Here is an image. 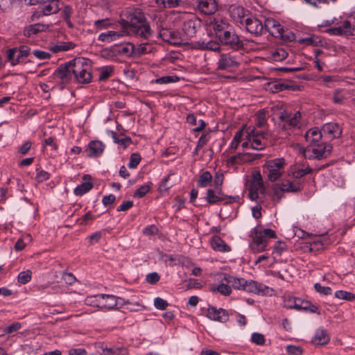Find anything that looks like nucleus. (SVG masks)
I'll return each instance as SVG.
<instances>
[{
	"instance_id": "obj_40",
	"label": "nucleus",
	"mask_w": 355,
	"mask_h": 355,
	"mask_svg": "<svg viewBox=\"0 0 355 355\" xmlns=\"http://www.w3.org/2000/svg\"><path fill=\"white\" fill-rule=\"evenodd\" d=\"M252 242L264 245H267L268 243L267 239L263 236L262 233H261L260 230L257 229H254Z\"/></svg>"
},
{
	"instance_id": "obj_12",
	"label": "nucleus",
	"mask_w": 355,
	"mask_h": 355,
	"mask_svg": "<svg viewBox=\"0 0 355 355\" xmlns=\"http://www.w3.org/2000/svg\"><path fill=\"white\" fill-rule=\"evenodd\" d=\"M243 291L263 295H272L274 290L261 283L250 280L244 284Z\"/></svg>"
},
{
	"instance_id": "obj_50",
	"label": "nucleus",
	"mask_w": 355,
	"mask_h": 355,
	"mask_svg": "<svg viewBox=\"0 0 355 355\" xmlns=\"http://www.w3.org/2000/svg\"><path fill=\"white\" fill-rule=\"evenodd\" d=\"M101 55L103 58L106 59H110L116 56L115 53V48L114 46L110 48H106L101 51Z\"/></svg>"
},
{
	"instance_id": "obj_59",
	"label": "nucleus",
	"mask_w": 355,
	"mask_h": 355,
	"mask_svg": "<svg viewBox=\"0 0 355 355\" xmlns=\"http://www.w3.org/2000/svg\"><path fill=\"white\" fill-rule=\"evenodd\" d=\"M32 53L40 60L49 59L51 57V54L49 52L42 50H34Z\"/></svg>"
},
{
	"instance_id": "obj_20",
	"label": "nucleus",
	"mask_w": 355,
	"mask_h": 355,
	"mask_svg": "<svg viewBox=\"0 0 355 355\" xmlns=\"http://www.w3.org/2000/svg\"><path fill=\"white\" fill-rule=\"evenodd\" d=\"M197 8L205 15H212L218 10V3L216 0H197Z\"/></svg>"
},
{
	"instance_id": "obj_22",
	"label": "nucleus",
	"mask_w": 355,
	"mask_h": 355,
	"mask_svg": "<svg viewBox=\"0 0 355 355\" xmlns=\"http://www.w3.org/2000/svg\"><path fill=\"white\" fill-rule=\"evenodd\" d=\"M322 132L329 139H336L341 135L342 129L336 123H327L323 125Z\"/></svg>"
},
{
	"instance_id": "obj_63",
	"label": "nucleus",
	"mask_w": 355,
	"mask_h": 355,
	"mask_svg": "<svg viewBox=\"0 0 355 355\" xmlns=\"http://www.w3.org/2000/svg\"><path fill=\"white\" fill-rule=\"evenodd\" d=\"M159 275L155 272L149 273L146 275V281L151 284H156L159 280Z\"/></svg>"
},
{
	"instance_id": "obj_9",
	"label": "nucleus",
	"mask_w": 355,
	"mask_h": 355,
	"mask_svg": "<svg viewBox=\"0 0 355 355\" xmlns=\"http://www.w3.org/2000/svg\"><path fill=\"white\" fill-rule=\"evenodd\" d=\"M263 28H265L275 37H279L282 39L286 37L289 41L295 40L294 34H291V36H285L284 35V30L283 26L272 18H268L265 20Z\"/></svg>"
},
{
	"instance_id": "obj_46",
	"label": "nucleus",
	"mask_w": 355,
	"mask_h": 355,
	"mask_svg": "<svg viewBox=\"0 0 355 355\" xmlns=\"http://www.w3.org/2000/svg\"><path fill=\"white\" fill-rule=\"evenodd\" d=\"M113 68L109 66L103 67L100 71L99 80L104 81L111 76Z\"/></svg>"
},
{
	"instance_id": "obj_56",
	"label": "nucleus",
	"mask_w": 355,
	"mask_h": 355,
	"mask_svg": "<svg viewBox=\"0 0 355 355\" xmlns=\"http://www.w3.org/2000/svg\"><path fill=\"white\" fill-rule=\"evenodd\" d=\"M150 191V186L144 184L138 188L134 193L135 197L142 198Z\"/></svg>"
},
{
	"instance_id": "obj_29",
	"label": "nucleus",
	"mask_w": 355,
	"mask_h": 355,
	"mask_svg": "<svg viewBox=\"0 0 355 355\" xmlns=\"http://www.w3.org/2000/svg\"><path fill=\"white\" fill-rule=\"evenodd\" d=\"M329 340L330 338L327 330L318 329L315 331L311 342L315 345H324L329 343Z\"/></svg>"
},
{
	"instance_id": "obj_3",
	"label": "nucleus",
	"mask_w": 355,
	"mask_h": 355,
	"mask_svg": "<svg viewBox=\"0 0 355 355\" xmlns=\"http://www.w3.org/2000/svg\"><path fill=\"white\" fill-rule=\"evenodd\" d=\"M268 132L266 130H257L254 127L248 128L246 130V140L250 143V148L261 150L267 146Z\"/></svg>"
},
{
	"instance_id": "obj_26",
	"label": "nucleus",
	"mask_w": 355,
	"mask_h": 355,
	"mask_svg": "<svg viewBox=\"0 0 355 355\" xmlns=\"http://www.w3.org/2000/svg\"><path fill=\"white\" fill-rule=\"evenodd\" d=\"M115 48V53L117 55H122L125 57L132 56L135 51V45L132 43L128 42L121 44L114 45Z\"/></svg>"
},
{
	"instance_id": "obj_57",
	"label": "nucleus",
	"mask_w": 355,
	"mask_h": 355,
	"mask_svg": "<svg viewBox=\"0 0 355 355\" xmlns=\"http://www.w3.org/2000/svg\"><path fill=\"white\" fill-rule=\"evenodd\" d=\"M154 305L157 309L165 310L168 306V304L165 300L161 297H156L154 300Z\"/></svg>"
},
{
	"instance_id": "obj_25",
	"label": "nucleus",
	"mask_w": 355,
	"mask_h": 355,
	"mask_svg": "<svg viewBox=\"0 0 355 355\" xmlns=\"http://www.w3.org/2000/svg\"><path fill=\"white\" fill-rule=\"evenodd\" d=\"M261 154H252L250 153H238L236 155L231 156L228 159V163L231 165L241 164L245 162L252 161L253 159L259 158Z\"/></svg>"
},
{
	"instance_id": "obj_31",
	"label": "nucleus",
	"mask_w": 355,
	"mask_h": 355,
	"mask_svg": "<svg viewBox=\"0 0 355 355\" xmlns=\"http://www.w3.org/2000/svg\"><path fill=\"white\" fill-rule=\"evenodd\" d=\"M48 28V26L45 24L40 23L32 24L25 27L24 29V35L27 37H31L38 33L45 31Z\"/></svg>"
},
{
	"instance_id": "obj_62",
	"label": "nucleus",
	"mask_w": 355,
	"mask_h": 355,
	"mask_svg": "<svg viewBox=\"0 0 355 355\" xmlns=\"http://www.w3.org/2000/svg\"><path fill=\"white\" fill-rule=\"evenodd\" d=\"M207 50L219 52L220 50V44L216 41L209 40L207 42Z\"/></svg>"
},
{
	"instance_id": "obj_44",
	"label": "nucleus",
	"mask_w": 355,
	"mask_h": 355,
	"mask_svg": "<svg viewBox=\"0 0 355 355\" xmlns=\"http://www.w3.org/2000/svg\"><path fill=\"white\" fill-rule=\"evenodd\" d=\"M223 180H224V175L222 173H216L215 174V176H214V185H215V188L216 189V192L220 195L221 194V186L223 183Z\"/></svg>"
},
{
	"instance_id": "obj_43",
	"label": "nucleus",
	"mask_w": 355,
	"mask_h": 355,
	"mask_svg": "<svg viewBox=\"0 0 355 355\" xmlns=\"http://www.w3.org/2000/svg\"><path fill=\"white\" fill-rule=\"evenodd\" d=\"M32 272L30 270L21 272L17 277L18 282L26 284L31 280Z\"/></svg>"
},
{
	"instance_id": "obj_28",
	"label": "nucleus",
	"mask_w": 355,
	"mask_h": 355,
	"mask_svg": "<svg viewBox=\"0 0 355 355\" xmlns=\"http://www.w3.org/2000/svg\"><path fill=\"white\" fill-rule=\"evenodd\" d=\"M322 137V132L318 128L309 129L304 136L306 141L312 146L321 141Z\"/></svg>"
},
{
	"instance_id": "obj_58",
	"label": "nucleus",
	"mask_w": 355,
	"mask_h": 355,
	"mask_svg": "<svg viewBox=\"0 0 355 355\" xmlns=\"http://www.w3.org/2000/svg\"><path fill=\"white\" fill-rule=\"evenodd\" d=\"M272 189L274 191V200L279 202L284 197V191L277 184L274 185Z\"/></svg>"
},
{
	"instance_id": "obj_5",
	"label": "nucleus",
	"mask_w": 355,
	"mask_h": 355,
	"mask_svg": "<svg viewBox=\"0 0 355 355\" xmlns=\"http://www.w3.org/2000/svg\"><path fill=\"white\" fill-rule=\"evenodd\" d=\"M156 25L159 36L164 42L175 45L180 44L181 43L180 33L178 31L168 28L166 23L162 21L161 18L156 20Z\"/></svg>"
},
{
	"instance_id": "obj_13",
	"label": "nucleus",
	"mask_w": 355,
	"mask_h": 355,
	"mask_svg": "<svg viewBox=\"0 0 355 355\" xmlns=\"http://www.w3.org/2000/svg\"><path fill=\"white\" fill-rule=\"evenodd\" d=\"M240 63L235 56L230 53H221L217 62V69L219 70L231 71L237 68Z\"/></svg>"
},
{
	"instance_id": "obj_19",
	"label": "nucleus",
	"mask_w": 355,
	"mask_h": 355,
	"mask_svg": "<svg viewBox=\"0 0 355 355\" xmlns=\"http://www.w3.org/2000/svg\"><path fill=\"white\" fill-rule=\"evenodd\" d=\"M63 6L60 0H44L41 3V11L44 15H50L57 13Z\"/></svg>"
},
{
	"instance_id": "obj_60",
	"label": "nucleus",
	"mask_w": 355,
	"mask_h": 355,
	"mask_svg": "<svg viewBox=\"0 0 355 355\" xmlns=\"http://www.w3.org/2000/svg\"><path fill=\"white\" fill-rule=\"evenodd\" d=\"M158 232V228L155 225H148L143 230V234L146 236L156 235Z\"/></svg>"
},
{
	"instance_id": "obj_52",
	"label": "nucleus",
	"mask_w": 355,
	"mask_h": 355,
	"mask_svg": "<svg viewBox=\"0 0 355 355\" xmlns=\"http://www.w3.org/2000/svg\"><path fill=\"white\" fill-rule=\"evenodd\" d=\"M94 27L98 30H103L110 26L111 23L108 19H98L94 21Z\"/></svg>"
},
{
	"instance_id": "obj_27",
	"label": "nucleus",
	"mask_w": 355,
	"mask_h": 355,
	"mask_svg": "<svg viewBox=\"0 0 355 355\" xmlns=\"http://www.w3.org/2000/svg\"><path fill=\"white\" fill-rule=\"evenodd\" d=\"M127 35V31L123 30L120 31H107L99 35L98 40L101 42H112L115 41L124 35Z\"/></svg>"
},
{
	"instance_id": "obj_45",
	"label": "nucleus",
	"mask_w": 355,
	"mask_h": 355,
	"mask_svg": "<svg viewBox=\"0 0 355 355\" xmlns=\"http://www.w3.org/2000/svg\"><path fill=\"white\" fill-rule=\"evenodd\" d=\"M335 296H336V297H337L338 299L345 300H348V301H352V300H355L354 294L349 293V292L345 291H336L335 293Z\"/></svg>"
},
{
	"instance_id": "obj_47",
	"label": "nucleus",
	"mask_w": 355,
	"mask_h": 355,
	"mask_svg": "<svg viewBox=\"0 0 355 355\" xmlns=\"http://www.w3.org/2000/svg\"><path fill=\"white\" fill-rule=\"evenodd\" d=\"M159 7L174 8L178 5V0H155Z\"/></svg>"
},
{
	"instance_id": "obj_15",
	"label": "nucleus",
	"mask_w": 355,
	"mask_h": 355,
	"mask_svg": "<svg viewBox=\"0 0 355 355\" xmlns=\"http://www.w3.org/2000/svg\"><path fill=\"white\" fill-rule=\"evenodd\" d=\"M313 157L318 159L327 158L332 151V146L326 142L320 141L312 146Z\"/></svg>"
},
{
	"instance_id": "obj_61",
	"label": "nucleus",
	"mask_w": 355,
	"mask_h": 355,
	"mask_svg": "<svg viewBox=\"0 0 355 355\" xmlns=\"http://www.w3.org/2000/svg\"><path fill=\"white\" fill-rule=\"evenodd\" d=\"M113 139L114 142L123 146L124 148H126L128 145L131 143V139L130 137H125L122 138H118L115 135H113Z\"/></svg>"
},
{
	"instance_id": "obj_55",
	"label": "nucleus",
	"mask_w": 355,
	"mask_h": 355,
	"mask_svg": "<svg viewBox=\"0 0 355 355\" xmlns=\"http://www.w3.org/2000/svg\"><path fill=\"white\" fill-rule=\"evenodd\" d=\"M314 288L317 292L325 295H331L332 293V290L330 287L322 286L319 283H315L314 284Z\"/></svg>"
},
{
	"instance_id": "obj_35",
	"label": "nucleus",
	"mask_w": 355,
	"mask_h": 355,
	"mask_svg": "<svg viewBox=\"0 0 355 355\" xmlns=\"http://www.w3.org/2000/svg\"><path fill=\"white\" fill-rule=\"evenodd\" d=\"M212 179L213 177L211 173L209 171H205L199 177L198 185L200 187H206L211 184Z\"/></svg>"
},
{
	"instance_id": "obj_34",
	"label": "nucleus",
	"mask_w": 355,
	"mask_h": 355,
	"mask_svg": "<svg viewBox=\"0 0 355 355\" xmlns=\"http://www.w3.org/2000/svg\"><path fill=\"white\" fill-rule=\"evenodd\" d=\"M299 42L315 46H322L324 43V40L320 37L316 35H311L302 38L299 40Z\"/></svg>"
},
{
	"instance_id": "obj_17",
	"label": "nucleus",
	"mask_w": 355,
	"mask_h": 355,
	"mask_svg": "<svg viewBox=\"0 0 355 355\" xmlns=\"http://www.w3.org/2000/svg\"><path fill=\"white\" fill-rule=\"evenodd\" d=\"M329 32L335 35H355V24H352L349 20L344 21L337 27L329 29Z\"/></svg>"
},
{
	"instance_id": "obj_49",
	"label": "nucleus",
	"mask_w": 355,
	"mask_h": 355,
	"mask_svg": "<svg viewBox=\"0 0 355 355\" xmlns=\"http://www.w3.org/2000/svg\"><path fill=\"white\" fill-rule=\"evenodd\" d=\"M17 53V48H12L7 50V60L10 62L11 65L14 66L17 64V60H15V54Z\"/></svg>"
},
{
	"instance_id": "obj_51",
	"label": "nucleus",
	"mask_w": 355,
	"mask_h": 355,
	"mask_svg": "<svg viewBox=\"0 0 355 355\" xmlns=\"http://www.w3.org/2000/svg\"><path fill=\"white\" fill-rule=\"evenodd\" d=\"M251 340L253 343L258 345H263L266 342L264 336L259 333H253L251 336Z\"/></svg>"
},
{
	"instance_id": "obj_16",
	"label": "nucleus",
	"mask_w": 355,
	"mask_h": 355,
	"mask_svg": "<svg viewBox=\"0 0 355 355\" xmlns=\"http://www.w3.org/2000/svg\"><path fill=\"white\" fill-rule=\"evenodd\" d=\"M300 118L301 113L300 112H296L293 114L284 112L279 116V119L284 123L283 128L285 129L297 127L300 123Z\"/></svg>"
},
{
	"instance_id": "obj_32",
	"label": "nucleus",
	"mask_w": 355,
	"mask_h": 355,
	"mask_svg": "<svg viewBox=\"0 0 355 355\" xmlns=\"http://www.w3.org/2000/svg\"><path fill=\"white\" fill-rule=\"evenodd\" d=\"M211 245L214 250L227 252L231 250V248L219 236H214L211 240Z\"/></svg>"
},
{
	"instance_id": "obj_10",
	"label": "nucleus",
	"mask_w": 355,
	"mask_h": 355,
	"mask_svg": "<svg viewBox=\"0 0 355 355\" xmlns=\"http://www.w3.org/2000/svg\"><path fill=\"white\" fill-rule=\"evenodd\" d=\"M183 19V33L188 38L194 37L201 26L200 20L195 16L186 14L184 15Z\"/></svg>"
},
{
	"instance_id": "obj_2",
	"label": "nucleus",
	"mask_w": 355,
	"mask_h": 355,
	"mask_svg": "<svg viewBox=\"0 0 355 355\" xmlns=\"http://www.w3.org/2000/svg\"><path fill=\"white\" fill-rule=\"evenodd\" d=\"M74 69V80L78 83L86 84L92 80L91 66L88 62L83 58H77L73 60Z\"/></svg>"
},
{
	"instance_id": "obj_37",
	"label": "nucleus",
	"mask_w": 355,
	"mask_h": 355,
	"mask_svg": "<svg viewBox=\"0 0 355 355\" xmlns=\"http://www.w3.org/2000/svg\"><path fill=\"white\" fill-rule=\"evenodd\" d=\"M102 355H128V351L123 347L103 348Z\"/></svg>"
},
{
	"instance_id": "obj_7",
	"label": "nucleus",
	"mask_w": 355,
	"mask_h": 355,
	"mask_svg": "<svg viewBox=\"0 0 355 355\" xmlns=\"http://www.w3.org/2000/svg\"><path fill=\"white\" fill-rule=\"evenodd\" d=\"M221 44L227 46L230 49L238 51L243 48V42L240 37L234 32L232 27L227 31L220 34L218 37Z\"/></svg>"
},
{
	"instance_id": "obj_8",
	"label": "nucleus",
	"mask_w": 355,
	"mask_h": 355,
	"mask_svg": "<svg viewBox=\"0 0 355 355\" xmlns=\"http://www.w3.org/2000/svg\"><path fill=\"white\" fill-rule=\"evenodd\" d=\"M96 302V306L107 310L119 309L123 300L112 295L99 294L94 297Z\"/></svg>"
},
{
	"instance_id": "obj_42",
	"label": "nucleus",
	"mask_w": 355,
	"mask_h": 355,
	"mask_svg": "<svg viewBox=\"0 0 355 355\" xmlns=\"http://www.w3.org/2000/svg\"><path fill=\"white\" fill-rule=\"evenodd\" d=\"M209 139V136L207 133L202 134L198 141L197 146L193 152L194 156L197 155L200 149L207 144Z\"/></svg>"
},
{
	"instance_id": "obj_30",
	"label": "nucleus",
	"mask_w": 355,
	"mask_h": 355,
	"mask_svg": "<svg viewBox=\"0 0 355 355\" xmlns=\"http://www.w3.org/2000/svg\"><path fill=\"white\" fill-rule=\"evenodd\" d=\"M223 280L231 286V288L243 290L244 284H246V279L243 278H237L227 274H223Z\"/></svg>"
},
{
	"instance_id": "obj_21",
	"label": "nucleus",
	"mask_w": 355,
	"mask_h": 355,
	"mask_svg": "<svg viewBox=\"0 0 355 355\" xmlns=\"http://www.w3.org/2000/svg\"><path fill=\"white\" fill-rule=\"evenodd\" d=\"M105 148L104 144L100 141H92L89 143L84 153L89 157H97L102 155Z\"/></svg>"
},
{
	"instance_id": "obj_38",
	"label": "nucleus",
	"mask_w": 355,
	"mask_h": 355,
	"mask_svg": "<svg viewBox=\"0 0 355 355\" xmlns=\"http://www.w3.org/2000/svg\"><path fill=\"white\" fill-rule=\"evenodd\" d=\"M284 192L296 193L301 190L300 186H295L292 182L287 180L286 182H282L277 184Z\"/></svg>"
},
{
	"instance_id": "obj_1",
	"label": "nucleus",
	"mask_w": 355,
	"mask_h": 355,
	"mask_svg": "<svg viewBox=\"0 0 355 355\" xmlns=\"http://www.w3.org/2000/svg\"><path fill=\"white\" fill-rule=\"evenodd\" d=\"M119 24L124 30L130 29L137 36L148 40L153 35V31L149 24L146 21L144 13L139 10L125 12Z\"/></svg>"
},
{
	"instance_id": "obj_54",
	"label": "nucleus",
	"mask_w": 355,
	"mask_h": 355,
	"mask_svg": "<svg viewBox=\"0 0 355 355\" xmlns=\"http://www.w3.org/2000/svg\"><path fill=\"white\" fill-rule=\"evenodd\" d=\"M141 161V156L137 153H132L130 155L128 166L131 168H135Z\"/></svg>"
},
{
	"instance_id": "obj_64",
	"label": "nucleus",
	"mask_w": 355,
	"mask_h": 355,
	"mask_svg": "<svg viewBox=\"0 0 355 355\" xmlns=\"http://www.w3.org/2000/svg\"><path fill=\"white\" fill-rule=\"evenodd\" d=\"M50 177V175L48 172L41 170L37 171L36 175V180L38 182H42L45 180H47Z\"/></svg>"
},
{
	"instance_id": "obj_11",
	"label": "nucleus",
	"mask_w": 355,
	"mask_h": 355,
	"mask_svg": "<svg viewBox=\"0 0 355 355\" xmlns=\"http://www.w3.org/2000/svg\"><path fill=\"white\" fill-rule=\"evenodd\" d=\"M209 26L213 29L216 37H218L220 34L228 31L232 28V26L229 24L228 20L219 15L214 16L209 18L208 21Z\"/></svg>"
},
{
	"instance_id": "obj_39",
	"label": "nucleus",
	"mask_w": 355,
	"mask_h": 355,
	"mask_svg": "<svg viewBox=\"0 0 355 355\" xmlns=\"http://www.w3.org/2000/svg\"><path fill=\"white\" fill-rule=\"evenodd\" d=\"M243 128L244 126L242 128L237 130L236 132L235 133L233 139L230 144V149L236 150L238 148V146L241 142V138L243 135Z\"/></svg>"
},
{
	"instance_id": "obj_33",
	"label": "nucleus",
	"mask_w": 355,
	"mask_h": 355,
	"mask_svg": "<svg viewBox=\"0 0 355 355\" xmlns=\"http://www.w3.org/2000/svg\"><path fill=\"white\" fill-rule=\"evenodd\" d=\"M210 290L214 293L218 292L225 296L230 295L232 292L231 286L227 284L223 279L219 285H211Z\"/></svg>"
},
{
	"instance_id": "obj_6",
	"label": "nucleus",
	"mask_w": 355,
	"mask_h": 355,
	"mask_svg": "<svg viewBox=\"0 0 355 355\" xmlns=\"http://www.w3.org/2000/svg\"><path fill=\"white\" fill-rule=\"evenodd\" d=\"M73 60L68 62L60 65V67L54 71L53 76V78L61 85H67L74 80L73 73L72 70L74 69Z\"/></svg>"
},
{
	"instance_id": "obj_14",
	"label": "nucleus",
	"mask_w": 355,
	"mask_h": 355,
	"mask_svg": "<svg viewBox=\"0 0 355 355\" xmlns=\"http://www.w3.org/2000/svg\"><path fill=\"white\" fill-rule=\"evenodd\" d=\"M246 30L250 33L254 35H260L263 33V24L257 17H247L243 23Z\"/></svg>"
},
{
	"instance_id": "obj_53",
	"label": "nucleus",
	"mask_w": 355,
	"mask_h": 355,
	"mask_svg": "<svg viewBox=\"0 0 355 355\" xmlns=\"http://www.w3.org/2000/svg\"><path fill=\"white\" fill-rule=\"evenodd\" d=\"M286 349L289 355H302L303 352L300 347L292 345H287Z\"/></svg>"
},
{
	"instance_id": "obj_4",
	"label": "nucleus",
	"mask_w": 355,
	"mask_h": 355,
	"mask_svg": "<svg viewBox=\"0 0 355 355\" xmlns=\"http://www.w3.org/2000/svg\"><path fill=\"white\" fill-rule=\"evenodd\" d=\"M286 165V160L283 157L267 161L263 165V169L268 180L270 182L277 180L282 175Z\"/></svg>"
},
{
	"instance_id": "obj_23",
	"label": "nucleus",
	"mask_w": 355,
	"mask_h": 355,
	"mask_svg": "<svg viewBox=\"0 0 355 355\" xmlns=\"http://www.w3.org/2000/svg\"><path fill=\"white\" fill-rule=\"evenodd\" d=\"M207 316L212 320L225 322L229 320L227 311L223 309H216L214 307L208 309Z\"/></svg>"
},
{
	"instance_id": "obj_41",
	"label": "nucleus",
	"mask_w": 355,
	"mask_h": 355,
	"mask_svg": "<svg viewBox=\"0 0 355 355\" xmlns=\"http://www.w3.org/2000/svg\"><path fill=\"white\" fill-rule=\"evenodd\" d=\"M74 47V44L71 42L62 44H57L53 45L50 47V51L54 53H56L60 51H66L69 49H71Z\"/></svg>"
},
{
	"instance_id": "obj_18",
	"label": "nucleus",
	"mask_w": 355,
	"mask_h": 355,
	"mask_svg": "<svg viewBox=\"0 0 355 355\" xmlns=\"http://www.w3.org/2000/svg\"><path fill=\"white\" fill-rule=\"evenodd\" d=\"M230 17L232 19L241 25H243L244 21L246 19L248 10H245L243 6L236 4H232L228 9Z\"/></svg>"
},
{
	"instance_id": "obj_24",
	"label": "nucleus",
	"mask_w": 355,
	"mask_h": 355,
	"mask_svg": "<svg viewBox=\"0 0 355 355\" xmlns=\"http://www.w3.org/2000/svg\"><path fill=\"white\" fill-rule=\"evenodd\" d=\"M226 198H230L233 202H236L239 200V197H232V196H227L225 194H223L221 192V194L219 195L216 190L214 191L213 189H208L207 191V196L206 200L209 204H216L218 202L225 200Z\"/></svg>"
},
{
	"instance_id": "obj_36",
	"label": "nucleus",
	"mask_w": 355,
	"mask_h": 355,
	"mask_svg": "<svg viewBox=\"0 0 355 355\" xmlns=\"http://www.w3.org/2000/svg\"><path fill=\"white\" fill-rule=\"evenodd\" d=\"M93 184L91 182H85L76 187L73 192L76 196H80L91 190Z\"/></svg>"
},
{
	"instance_id": "obj_48",
	"label": "nucleus",
	"mask_w": 355,
	"mask_h": 355,
	"mask_svg": "<svg viewBox=\"0 0 355 355\" xmlns=\"http://www.w3.org/2000/svg\"><path fill=\"white\" fill-rule=\"evenodd\" d=\"M180 78L176 76H166L157 78L155 82L158 84H167L170 83H176Z\"/></svg>"
}]
</instances>
